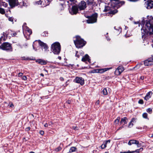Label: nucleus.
Instances as JSON below:
<instances>
[{
	"label": "nucleus",
	"instance_id": "4",
	"mask_svg": "<svg viewBox=\"0 0 153 153\" xmlns=\"http://www.w3.org/2000/svg\"><path fill=\"white\" fill-rule=\"evenodd\" d=\"M0 48L6 51H12V47L11 45L8 42H5L3 43L0 46Z\"/></svg>",
	"mask_w": 153,
	"mask_h": 153
},
{
	"label": "nucleus",
	"instance_id": "33",
	"mask_svg": "<svg viewBox=\"0 0 153 153\" xmlns=\"http://www.w3.org/2000/svg\"><path fill=\"white\" fill-rule=\"evenodd\" d=\"M120 120V117H118L114 121V123L116 124H118Z\"/></svg>",
	"mask_w": 153,
	"mask_h": 153
},
{
	"label": "nucleus",
	"instance_id": "27",
	"mask_svg": "<svg viewBox=\"0 0 153 153\" xmlns=\"http://www.w3.org/2000/svg\"><path fill=\"white\" fill-rule=\"evenodd\" d=\"M62 149V148L60 146H59L54 149V151L55 152H57L60 151Z\"/></svg>",
	"mask_w": 153,
	"mask_h": 153
},
{
	"label": "nucleus",
	"instance_id": "35",
	"mask_svg": "<svg viewBox=\"0 0 153 153\" xmlns=\"http://www.w3.org/2000/svg\"><path fill=\"white\" fill-rule=\"evenodd\" d=\"M5 11L4 9L0 7V13L2 14H4L5 13Z\"/></svg>",
	"mask_w": 153,
	"mask_h": 153
},
{
	"label": "nucleus",
	"instance_id": "57",
	"mask_svg": "<svg viewBox=\"0 0 153 153\" xmlns=\"http://www.w3.org/2000/svg\"><path fill=\"white\" fill-rule=\"evenodd\" d=\"M123 126H122V127H120L118 129H121L122 128H123Z\"/></svg>",
	"mask_w": 153,
	"mask_h": 153
},
{
	"label": "nucleus",
	"instance_id": "48",
	"mask_svg": "<svg viewBox=\"0 0 153 153\" xmlns=\"http://www.w3.org/2000/svg\"><path fill=\"white\" fill-rule=\"evenodd\" d=\"M73 128L74 130H78V128L77 126H73Z\"/></svg>",
	"mask_w": 153,
	"mask_h": 153
},
{
	"label": "nucleus",
	"instance_id": "42",
	"mask_svg": "<svg viewBox=\"0 0 153 153\" xmlns=\"http://www.w3.org/2000/svg\"><path fill=\"white\" fill-rule=\"evenodd\" d=\"M22 79L24 80H26L27 79V77L25 76H23L22 77Z\"/></svg>",
	"mask_w": 153,
	"mask_h": 153
},
{
	"label": "nucleus",
	"instance_id": "51",
	"mask_svg": "<svg viewBox=\"0 0 153 153\" xmlns=\"http://www.w3.org/2000/svg\"><path fill=\"white\" fill-rule=\"evenodd\" d=\"M30 127H28L27 128H26L25 130H26V131H27L29 130H30Z\"/></svg>",
	"mask_w": 153,
	"mask_h": 153
},
{
	"label": "nucleus",
	"instance_id": "50",
	"mask_svg": "<svg viewBox=\"0 0 153 153\" xmlns=\"http://www.w3.org/2000/svg\"><path fill=\"white\" fill-rule=\"evenodd\" d=\"M100 103V101L99 100H98L97 101V102H96L95 103V105H98L99 103Z\"/></svg>",
	"mask_w": 153,
	"mask_h": 153
},
{
	"label": "nucleus",
	"instance_id": "3",
	"mask_svg": "<svg viewBox=\"0 0 153 153\" xmlns=\"http://www.w3.org/2000/svg\"><path fill=\"white\" fill-rule=\"evenodd\" d=\"M76 39L74 40V42L77 48H80L85 45L86 43L82 39L80 36H76Z\"/></svg>",
	"mask_w": 153,
	"mask_h": 153
},
{
	"label": "nucleus",
	"instance_id": "43",
	"mask_svg": "<svg viewBox=\"0 0 153 153\" xmlns=\"http://www.w3.org/2000/svg\"><path fill=\"white\" fill-rule=\"evenodd\" d=\"M8 20L11 22H13V18L12 17H10L9 18Z\"/></svg>",
	"mask_w": 153,
	"mask_h": 153
},
{
	"label": "nucleus",
	"instance_id": "36",
	"mask_svg": "<svg viewBox=\"0 0 153 153\" xmlns=\"http://www.w3.org/2000/svg\"><path fill=\"white\" fill-rule=\"evenodd\" d=\"M37 43V41H36L35 42H34L33 44V48L34 49L35 51H36L37 49H36V48H35V45L36 43Z\"/></svg>",
	"mask_w": 153,
	"mask_h": 153
},
{
	"label": "nucleus",
	"instance_id": "5",
	"mask_svg": "<svg viewBox=\"0 0 153 153\" xmlns=\"http://www.w3.org/2000/svg\"><path fill=\"white\" fill-rule=\"evenodd\" d=\"M97 13H95L90 16L89 19L87 20L88 23H93L97 22Z\"/></svg>",
	"mask_w": 153,
	"mask_h": 153
},
{
	"label": "nucleus",
	"instance_id": "54",
	"mask_svg": "<svg viewBox=\"0 0 153 153\" xmlns=\"http://www.w3.org/2000/svg\"><path fill=\"white\" fill-rule=\"evenodd\" d=\"M44 126L45 127H48V124L47 123H46L44 125Z\"/></svg>",
	"mask_w": 153,
	"mask_h": 153
},
{
	"label": "nucleus",
	"instance_id": "24",
	"mask_svg": "<svg viewBox=\"0 0 153 153\" xmlns=\"http://www.w3.org/2000/svg\"><path fill=\"white\" fill-rule=\"evenodd\" d=\"M114 28L117 31V33H120L121 31V28L120 27H114Z\"/></svg>",
	"mask_w": 153,
	"mask_h": 153
},
{
	"label": "nucleus",
	"instance_id": "2",
	"mask_svg": "<svg viewBox=\"0 0 153 153\" xmlns=\"http://www.w3.org/2000/svg\"><path fill=\"white\" fill-rule=\"evenodd\" d=\"M51 50L54 54H59L61 51V46L58 42H55L51 45Z\"/></svg>",
	"mask_w": 153,
	"mask_h": 153
},
{
	"label": "nucleus",
	"instance_id": "31",
	"mask_svg": "<svg viewBox=\"0 0 153 153\" xmlns=\"http://www.w3.org/2000/svg\"><path fill=\"white\" fill-rule=\"evenodd\" d=\"M111 10V8L109 6H105V9L104 10V12H107Z\"/></svg>",
	"mask_w": 153,
	"mask_h": 153
},
{
	"label": "nucleus",
	"instance_id": "26",
	"mask_svg": "<svg viewBox=\"0 0 153 153\" xmlns=\"http://www.w3.org/2000/svg\"><path fill=\"white\" fill-rule=\"evenodd\" d=\"M76 150V148L75 147H72L70 149L69 152L70 153L75 152Z\"/></svg>",
	"mask_w": 153,
	"mask_h": 153
},
{
	"label": "nucleus",
	"instance_id": "53",
	"mask_svg": "<svg viewBox=\"0 0 153 153\" xmlns=\"http://www.w3.org/2000/svg\"><path fill=\"white\" fill-rule=\"evenodd\" d=\"M78 53V51H76V55L75 56H77V57L79 58V55H77V53Z\"/></svg>",
	"mask_w": 153,
	"mask_h": 153
},
{
	"label": "nucleus",
	"instance_id": "17",
	"mask_svg": "<svg viewBox=\"0 0 153 153\" xmlns=\"http://www.w3.org/2000/svg\"><path fill=\"white\" fill-rule=\"evenodd\" d=\"M143 149V148H140V149H137L135 151H128L127 152H120V153H138L139 152V150H141L142 151Z\"/></svg>",
	"mask_w": 153,
	"mask_h": 153
},
{
	"label": "nucleus",
	"instance_id": "61",
	"mask_svg": "<svg viewBox=\"0 0 153 153\" xmlns=\"http://www.w3.org/2000/svg\"><path fill=\"white\" fill-rule=\"evenodd\" d=\"M58 58L59 59H61V56H58Z\"/></svg>",
	"mask_w": 153,
	"mask_h": 153
},
{
	"label": "nucleus",
	"instance_id": "64",
	"mask_svg": "<svg viewBox=\"0 0 153 153\" xmlns=\"http://www.w3.org/2000/svg\"><path fill=\"white\" fill-rule=\"evenodd\" d=\"M106 38H107V40H108V41L110 40V39L109 38H108H108L106 37Z\"/></svg>",
	"mask_w": 153,
	"mask_h": 153
},
{
	"label": "nucleus",
	"instance_id": "14",
	"mask_svg": "<svg viewBox=\"0 0 153 153\" xmlns=\"http://www.w3.org/2000/svg\"><path fill=\"white\" fill-rule=\"evenodd\" d=\"M152 94V92L149 91L147 93L145 97H144V99L146 101L149 100L151 97Z\"/></svg>",
	"mask_w": 153,
	"mask_h": 153
},
{
	"label": "nucleus",
	"instance_id": "7",
	"mask_svg": "<svg viewBox=\"0 0 153 153\" xmlns=\"http://www.w3.org/2000/svg\"><path fill=\"white\" fill-rule=\"evenodd\" d=\"M145 5L147 9H151L153 7V1L152 0H148L145 2Z\"/></svg>",
	"mask_w": 153,
	"mask_h": 153
},
{
	"label": "nucleus",
	"instance_id": "62",
	"mask_svg": "<svg viewBox=\"0 0 153 153\" xmlns=\"http://www.w3.org/2000/svg\"><path fill=\"white\" fill-rule=\"evenodd\" d=\"M40 75L42 76H44V74H42V73H41L40 74Z\"/></svg>",
	"mask_w": 153,
	"mask_h": 153
},
{
	"label": "nucleus",
	"instance_id": "22",
	"mask_svg": "<svg viewBox=\"0 0 153 153\" xmlns=\"http://www.w3.org/2000/svg\"><path fill=\"white\" fill-rule=\"evenodd\" d=\"M7 4L5 2L3 1V0H0V7L3 6L6 7L7 6Z\"/></svg>",
	"mask_w": 153,
	"mask_h": 153
},
{
	"label": "nucleus",
	"instance_id": "41",
	"mask_svg": "<svg viewBox=\"0 0 153 153\" xmlns=\"http://www.w3.org/2000/svg\"><path fill=\"white\" fill-rule=\"evenodd\" d=\"M9 105L10 107H11V108H13L14 107V105L12 102L10 103Z\"/></svg>",
	"mask_w": 153,
	"mask_h": 153
},
{
	"label": "nucleus",
	"instance_id": "30",
	"mask_svg": "<svg viewBox=\"0 0 153 153\" xmlns=\"http://www.w3.org/2000/svg\"><path fill=\"white\" fill-rule=\"evenodd\" d=\"M149 60L150 63L151 65H153V56L150 57L149 58Z\"/></svg>",
	"mask_w": 153,
	"mask_h": 153
},
{
	"label": "nucleus",
	"instance_id": "58",
	"mask_svg": "<svg viewBox=\"0 0 153 153\" xmlns=\"http://www.w3.org/2000/svg\"><path fill=\"white\" fill-rule=\"evenodd\" d=\"M60 79L61 80L63 81L64 80V78L62 77H61L60 78Z\"/></svg>",
	"mask_w": 153,
	"mask_h": 153
},
{
	"label": "nucleus",
	"instance_id": "29",
	"mask_svg": "<svg viewBox=\"0 0 153 153\" xmlns=\"http://www.w3.org/2000/svg\"><path fill=\"white\" fill-rule=\"evenodd\" d=\"M101 93L104 95H106L108 94L107 90L106 88H104L101 91Z\"/></svg>",
	"mask_w": 153,
	"mask_h": 153
},
{
	"label": "nucleus",
	"instance_id": "40",
	"mask_svg": "<svg viewBox=\"0 0 153 153\" xmlns=\"http://www.w3.org/2000/svg\"><path fill=\"white\" fill-rule=\"evenodd\" d=\"M148 114L146 113H144V118L147 119L148 120L149 119L148 118Z\"/></svg>",
	"mask_w": 153,
	"mask_h": 153
},
{
	"label": "nucleus",
	"instance_id": "32",
	"mask_svg": "<svg viewBox=\"0 0 153 153\" xmlns=\"http://www.w3.org/2000/svg\"><path fill=\"white\" fill-rule=\"evenodd\" d=\"M146 111L149 114H151L152 112V109L150 108H147L146 110Z\"/></svg>",
	"mask_w": 153,
	"mask_h": 153
},
{
	"label": "nucleus",
	"instance_id": "15",
	"mask_svg": "<svg viewBox=\"0 0 153 153\" xmlns=\"http://www.w3.org/2000/svg\"><path fill=\"white\" fill-rule=\"evenodd\" d=\"M38 43L40 46L42 47L45 50L48 48V46L45 43L41 41L40 40H39Z\"/></svg>",
	"mask_w": 153,
	"mask_h": 153
},
{
	"label": "nucleus",
	"instance_id": "19",
	"mask_svg": "<svg viewBox=\"0 0 153 153\" xmlns=\"http://www.w3.org/2000/svg\"><path fill=\"white\" fill-rule=\"evenodd\" d=\"M36 62L42 65H45L47 64V62H46V61H45L44 60L41 59H39L37 60L36 61Z\"/></svg>",
	"mask_w": 153,
	"mask_h": 153
},
{
	"label": "nucleus",
	"instance_id": "60",
	"mask_svg": "<svg viewBox=\"0 0 153 153\" xmlns=\"http://www.w3.org/2000/svg\"><path fill=\"white\" fill-rule=\"evenodd\" d=\"M69 1L71 2H74L75 1V0H69Z\"/></svg>",
	"mask_w": 153,
	"mask_h": 153
},
{
	"label": "nucleus",
	"instance_id": "9",
	"mask_svg": "<svg viewBox=\"0 0 153 153\" xmlns=\"http://www.w3.org/2000/svg\"><path fill=\"white\" fill-rule=\"evenodd\" d=\"M86 7V3L84 1H81L78 5V7L80 10H84Z\"/></svg>",
	"mask_w": 153,
	"mask_h": 153
},
{
	"label": "nucleus",
	"instance_id": "1",
	"mask_svg": "<svg viewBox=\"0 0 153 153\" xmlns=\"http://www.w3.org/2000/svg\"><path fill=\"white\" fill-rule=\"evenodd\" d=\"M145 30H144V35L153 34V17L148 16L145 22Z\"/></svg>",
	"mask_w": 153,
	"mask_h": 153
},
{
	"label": "nucleus",
	"instance_id": "46",
	"mask_svg": "<svg viewBox=\"0 0 153 153\" xmlns=\"http://www.w3.org/2000/svg\"><path fill=\"white\" fill-rule=\"evenodd\" d=\"M23 74V73H19L18 75V77H21L22 76Z\"/></svg>",
	"mask_w": 153,
	"mask_h": 153
},
{
	"label": "nucleus",
	"instance_id": "56",
	"mask_svg": "<svg viewBox=\"0 0 153 153\" xmlns=\"http://www.w3.org/2000/svg\"><path fill=\"white\" fill-rule=\"evenodd\" d=\"M16 33H13V36L12 35V36H16Z\"/></svg>",
	"mask_w": 153,
	"mask_h": 153
},
{
	"label": "nucleus",
	"instance_id": "45",
	"mask_svg": "<svg viewBox=\"0 0 153 153\" xmlns=\"http://www.w3.org/2000/svg\"><path fill=\"white\" fill-rule=\"evenodd\" d=\"M138 103L140 104H142L143 103V100H140L138 101Z\"/></svg>",
	"mask_w": 153,
	"mask_h": 153
},
{
	"label": "nucleus",
	"instance_id": "28",
	"mask_svg": "<svg viewBox=\"0 0 153 153\" xmlns=\"http://www.w3.org/2000/svg\"><path fill=\"white\" fill-rule=\"evenodd\" d=\"M117 10H111L109 12V14H112V15L116 13H117Z\"/></svg>",
	"mask_w": 153,
	"mask_h": 153
},
{
	"label": "nucleus",
	"instance_id": "59",
	"mask_svg": "<svg viewBox=\"0 0 153 153\" xmlns=\"http://www.w3.org/2000/svg\"><path fill=\"white\" fill-rule=\"evenodd\" d=\"M111 68H106V69L107 71V70H109V69H111Z\"/></svg>",
	"mask_w": 153,
	"mask_h": 153
},
{
	"label": "nucleus",
	"instance_id": "21",
	"mask_svg": "<svg viewBox=\"0 0 153 153\" xmlns=\"http://www.w3.org/2000/svg\"><path fill=\"white\" fill-rule=\"evenodd\" d=\"M128 119L126 117H124L121 119L120 123L122 124L124 123L123 125L126 124L127 123Z\"/></svg>",
	"mask_w": 153,
	"mask_h": 153
},
{
	"label": "nucleus",
	"instance_id": "12",
	"mask_svg": "<svg viewBox=\"0 0 153 153\" xmlns=\"http://www.w3.org/2000/svg\"><path fill=\"white\" fill-rule=\"evenodd\" d=\"M78 8L76 6H73L71 10H69L70 13L72 15L76 14L78 12Z\"/></svg>",
	"mask_w": 153,
	"mask_h": 153
},
{
	"label": "nucleus",
	"instance_id": "39",
	"mask_svg": "<svg viewBox=\"0 0 153 153\" xmlns=\"http://www.w3.org/2000/svg\"><path fill=\"white\" fill-rule=\"evenodd\" d=\"M42 3V1L41 0H40L35 2V4H36H36L39 5V4H41Z\"/></svg>",
	"mask_w": 153,
	"mask_h": 153
},
{
	"label": "nucleus",
	"instance_id": "16",
	"mask_svg": "<svg viewBox=\"0 0 153 153\" xmlns=\"http://www.w3.org/2000/svg\"><path fill=\"white\" fill-rule=\"evenodd\" d=\"M137 119L135 118H132L131 122L129 123L128 127L129 128H131L132 127L134 124H135L136 122Z\"/></svg>",
	"mask_w": 153,
	"mask_h": 153
},
{
	"label": "nucleus",
	"instance_id": "44",
	"mask_svg": "<svg viewBox=\"0 0 153 153\" xmlns=\"http://www.w3.org/2000/svg\"><path fill=\"white\" fill-rule=\"evenodd\" d=\"M101 147L102 149H104L106 147V146L103 143L101 145Z\"/></svg>",
	"mask_w": 153,
	"mask_h": 153
},
{
	"label": "nucleus",
	"instance_id": "47",
	"mask_svg": "<svg viewBox=\"0 0 153 153\" xmlns=\"http://www.w3.org/2000/svg\"><path fill=\"white\" fill-rule=\"evenodd\" d=\"M23 5L24 6H27L28 5V3H25V2H23Z\"/></svg>",
	"mask_w": 153,
	"mask_h": 153
},
{
	"label": "nucleus",
	"instance_id": "8",
	"mask_svg": "<svg viewBox=\"0 0 153 153\" xmlns=\"http://www.w3.org/2000/svg\"><path fill=\"white\" fill-rule=\"evenodd\" d=\"M74 81L77 83L80 84L82 85L84 84V79L82 77H76L74 80Z\"/></svg>",
	"mask_w": 153,
	"mask_h": 153
},
{
	"label": "nucleus",
	"instance_id": "18",
	"mask_svg": "<svg viewBox=\"0 0 153 153\" xmlns=\"http://www.w3.org/2000/svg\"><path fill=\"white\" fill-rule=\"evenodd\" d=\"M114 1V3L116 5L118 4L119 6H121L124 4V1H120L119 0H110Z\"/></svg>",
	"mask_w": 153,
	"mask_h": 153
},
{
	"label": "nucleus",
	"instance_id": "11",
	"mask_svg": "<svg viewBox=\"0 0 153 153\" xmlns=\"http://www.w3.org/2000/svg\"><path fill=\"white\" fill-rule=\"evenodd\" d=\"M26 24L24 23L22 26L23 33L24 34L25 31H26L28 33L27 35H30L32 33V31L28 27L26 26Z\"/></svg>",
	"mask_w": 153,
	"mask_h": 153
},
{
	"label": "nucleus",
	"instance_id": "38",
	"mask_svg": "<svg viewBox=\"0 0 153 153\" xmlns=\"http://www.w3.org/2000/svg\"><path fill=\"white\" fill-rule=\"evenodd\" d=\"M98 70L97 69L93 70L91 71H90V73H98Z\"/></svg>",
	"mask_w": 153,
	"mask_h": 153
},
{
	"label": "nucleus",
	"instance_id": "10",
	"mask_svg": "<svg viewBox=\"0 0 153 153\" xmlns=\"http://www.w3.org/2000/svg\"><path fill=\"white\" fill-rule=\"evenodd\" d=\"M124 70V68L123 66H119L116 69L114 73L116 75H119L121 74Z\"/></svg>",
	"mask_w": 153,
	"mask_h": 153
},
{
	"label": "nucleus",
	"instance_id": "55",
	"mask_svg": "<svg viewBox=\"0 0 153 153\" xmlns=\"http://www.w3.org/2000/svg\"><path fill=\"white\" fill-rule=\"evenodd\" d=\"M53 124V123L52 122H49V125H51L52 124Z\"/></svg>",
	"mask_w": 153,
	"mask_h": 153
},
{
	"label": "nucleus",
	"instance_id": "34",
	"mask_svg": "<svg viewBox=\"0 0 153 153\" xmlns=\"http://www.w3.org/2000/svg\"><path fill=\"white\" fill-rule=\"evenodd\" d=\"M141 26H142V28L141 29V35L142 38H143V23H142V24H141Z\"/></svg>",
	"mask_w": 153,
	"mask_h": 153
},
{
	"label": "nucleus",
	"instance_id": "37",
	"mask_svg": "<svg viewBox=\"0 0 153 153\" xmlns=\"http://www.w3.org/2000/svg\"><path fill=\"white\" fill-rule=\"evenodd\" d=\"M110 140H108L107 141H105L103 142V144H104L106 146V145L108 143H110Z\"/></svg>",
	"mask_w": 153,
	"mask_h": 153
},
{
	"label": "nucleus",
	"instance_id": "23",
	"mask_svg": "<svg viewBox=\"0 0 153 153\" xmlns=\"http://www.w3.org/2000/svg\"><path fill=\"white\" fill-rule=\"evenodd\" d=\"M149 58L145 60L144 61V65L146 66H149L151 65L150 64V63L149 61Z\"/></svg>",
	"mask_w": 153,
	"mask_h": 153
},
{
	"label": "nucleus",
	"instance_id": "25",
	"mask_svg": "<svg viewBox=\"0 0 153 153\" xmlns=\"http://www.w3.org/2000/svg\"><path fill=\"white\" fill-rule=\"evenodd\" d=\"M98 70V73H102L107 71L106 69L104 68L102 69H97Z\"/></svg>",
	"mask_w": 153,
	"mask_h": 153
},
{
	"label": "nucleus",
	"instance_id": "13",
	"mask_svg": "<svg viewBox=\"0 0 153 153\" xmlns=\"http://www.w3.org/2000/svg\"><path fill=\"white\" fill-rule=\"evenodd\" d=\"M9 4L11 8L18 5L17 1L16 0H8Z\"/></svg>",
	"mask_w": 153,
	"mask_h": 153
},
{
	"label": "nucleus",
	"instance_id": "49",
	"mask_svg": "<svg viewBox=\"0 0 153 153\" xmlns=\"http://www.w3.org/2000/svg\"><path fill=\"white\" fill-rule=\"evenodd\" d=\"M40 134H41V135H43L44 134V131H40Z\"/></svg>",
	"mask_w": 153,
	"mask_h": 153
},
{
	"label": "nucleus",
	"instance_id": "6",
	"mask_svg": "<svg viewBox=\"0 0 153 153\" xmlns=\"http://www.w3.org/2000/svg\"><path fill=\"white\" fill-rule=\"evenodd\" d=\"M134 144H136L137 147H139L141 146L142 144L140 143L138 141L134 139L130 140L128 143V144L130 146Z\"/></svg>",
	"mask_w": 153,
	"mask_h": 153
},
{
	"label": "nucleus",
	"instance_id": "52",
	"mask_svg": "<svg viewBox=\"0 0 153 153\" xmlns=\"http://www.w3.org/2000/svg\"><path fill=\"white\" fill-rule=\"evenodd\" d=\"M66 102L68 104H70L71 103V100H68L66 101Z\"/></svg>",
	"mask_w": 153,
	"mask_h": 153
},
{
	"label": "nucleus",
	"instance_id": "20",
	"mask_svg": "<svg viewBox=\"0 0 153 153\" xmlns=\"http://www.w3.org/2000/svg\"><path fill=\"white\" fill-rule=\"evenodd\" d=\"M89 57L88 55L86 54L84 57L82 58V61L84 62L86 61H89L90 59H89Z\"/></svg>",
	"mask_w": 153,
	"mask_h": 153
},
{
	"label": "nucleus",
	"instance_id": "63",
	"mask_svg": "<svg viewBox=\"0 0 153 153\" xmlns=\"http://www.w3.org/2000/svg\"><path fill=\"white\" fill-rule=\"evenodd\" d=\"M136 66L137 67H139V66H140V65L139 64H138V65H136Z\"/></svg>",
	"mask_w": 153,
	"mask_h": 153
}]
</instances>
